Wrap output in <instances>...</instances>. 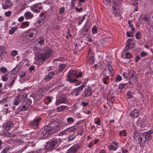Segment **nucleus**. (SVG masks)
I'll return each mask as SVG.
<instances>
[{
    "label": "nucleus",
    "mask_w": 153,
    "mask_h": 153,
    "mask_svg": "<svg viewBox=\"0 0 153 153\" xmlns=\"http://www.w3.org/2000/svg\"><path fill=\"white\" fill-rule=\"evenodd\" d=\"M63 122L54 121L50 122L38 134L39 136L42 139H44L49 136L51 134L59 131L62 127Z\"/></svg>",
    "instance_id": "1"
},
{
    "label": "nucleus",
    "mask_w": 153,
    "mask_h": 153,
    "mask_svg": "<svg viewBox=\"0 0 153 153\" xmlns=\"http://www.w3.org/2000/svg\"><path fill=\"white\" fill-rule=\"evenodd\" d=\"M52 54L53 51L51 49L46 48L43 51L42 53H38L36 56V59L38 62L41 63L50 57Z\"/></svg>",
    "instance_id": "2"
},
{
    "label": "nucleus",
    "mask_w": 153,
    "mask_h": 153,
    "mask_svg": "<svg viewBox=\"0 0 153 153\" xmlns=\"http://www.w3.org/2000/svg\"><path fill=\"white\" fill-rule=\"evenodd\" d=\"M61 142V140L60 139H52L47 143L46 147L49 150H52L58 146Z\"/></svg>",
    "instance_id": "3"
},
{
    "label": "nucleus",
    "mask_w": 153,
    "mask_h": 153,
    "mask_svg": "<svg viewBox=\"0 0 153 153\" xmlns=\"http://www.w3.org/2000/svg\"><path fill=\"white\" fill-rule=\"evenodd\" d=\"M123 0H113L114 5L112 7L113 12L115 15L119 16L121 15L118 9V6L123 2Z\"/></svg>",
    "instance_id": "4"
},
{
    "label": "nucleus",
    "mask_w": 153,
    "mask_h": 153,
    "mask_svg": "<svg viewBox=\"0 0 153 153\" xmlns=\"http://www.w3.org/2000/svg\"><path fill=\"white\" fill-rule=\"evenodd\" d=\"M76 72L75 71H69L67 76V80L70 83H76L77 82L74 78L76 77Z\"/></svg>",
    "instance_id": "5"
},
{
    "label": "nucleus",
    "mask_w": 153,
    "mask_h": 153,
    "mask_svg": "<svg viewBox=\"0 0 153 153\" xmlns=\"http://www.w3.org/2000/svg\"><path fill=\"white\" fill-rule=\"evenodd\" d=\"M68 97L66 94H62L56 100V104L57 106L61 103L67 104L68 103Z\"/></svg>",
    "instance_id": "6"
},
{
    "label": "nucleus",
    "mask_w": 153,
    "mask_h": 153,
    "mask_svg": "<svg viewBox=\"0 0 153 153\" xmlns=\"http://www.w3.org/2000/svg\"><path fill=\"white\" fill-rule=\"evenodd\" d=\"M31 102L28 101L26 102L25 104L20 105L17 109V111L15 113L18 114L20 111H26L28 110L30 107Z\"/></svg>",
    "instance_id": "7"
},
{
    "label": "nucleus",
    "mask_w": 153,
    "mask_h": 153,
    "mask_svg": "<svg viewBox=\"0 0 153 153\" xmlns=\"http://www.w3.org/2000/svg\"><path fill=\"white\" fill-rule=\"evenodd\" d=\"M42 120L40 117H37L35 118L33 120L30 121L28 125L33 128H38L40 121Z\"/></svg>",
    "instance_id": "8"
},
{
    "label": "nucleus",
    "mask_w": 153,
    "mask_h": 153,
    "mask_svg": "<svg viewBox=\"0 0 153 153\" xmlns=\"http://www.w3.org/2000/svg\"><path fill=\"white\" fill-rule=\"evenodd\" d=\"M86 85V83L85 82H84L82 83V85L79 87L74 89V93L75 94V95L76 96H77L80 94L82 89L85 87Z\"/></svg>",
    "instance_id": "9"
},
{
    "label": "nucleus",
    "mask_w": 153,
    "mask_h": 153,
    "mask_svg": "<svg viewBox=\"0 0 153 153\" xmlns=\"http://www.w3.org/2000/svg\"><path fill=\"white\" fill-rule=\"evenodd\" d=\"M138 140L140 146L141 147H144L146 143V140L145 137H144L143 134L140 133Z\"/></svg>",
    "instance_id": "10"
},
{
    "label": "nucleus",
    "mask_w": 153,
    "mask_h": 153,
    "mask_svg": "<svg viewBox=\"0 0 153 153\" xmlns=\"http://www.w3.org/2000/svg\"><path fill=\"white\" fill-rule=\"evenodd\" d=\"M80 146L78 144H76L71 147L66 153H76L79 149Z\"/></svg>",
    "instance_id": "11"
},
{
    "label": "nucleus",
    "mask_w": 153,
    "mask_h": 153,
    "mask_svg": "<svg viewBox=\"0 0 153 153\" xmlns=\"http://www.w3.org/2000/svg\"><path fill=\"white\" fill-rule=\"evenodd\" d=\"M37 33V31L34 29L30 30L26 33V35L30 37H35Z\"/></svg>",
    "instance_id": "12"
},
{
    "label": "nucleus",
    "mask_w": 153,
    "mask_h": 153,
    "mask_svg": "<svg viewBox=\"0 0 153 153\" xmlns=\"http://www.w3.org/2000/svg\"><path fill=\"white\" fill-rule=\"evenodd\" d=\"M92 90L91 88L88 87L85 89L82 94L83 97H88L91 96L92 94Z\"/></svg>",
    "instance_id": "13"
},
{
    "label": "nucleus",
    "mask_w": 153,
    "mask_h": 153,
    "mask_svg": "<svg viewBox=\"0 0 153 153\" xmlns=\"http://www.w3.org/2000/svg\"><path fill=\"white\" fill-rule=\"evenodd\" d=\"M90 28V26L89 24L87 22L85 24V26L83 28L82 31V34L83 35L85 36L89 33V29Z\"/></svg>",
    "instance_id": "14"
},
{
    "label": "nucleus",
    "mask_w": 153,
    "mask_h": 153,
    "mask_svg": "<svg viewBox=\"0 0 153 153\" xmlns=\"http://www.w3.org/2000/svg\"><path fill=\"white\" fill-rule=\"evenodd\" d=\"M140 111L137 109H134L132 111L130 114V116L133 118L137 117L139 115Z\"/></svg>",
    "instance_id": "15"
},
{
    "label": "nucleus",
    "mask_w": 153,
    "mask_h": 153,
    "mask_svg": "<svg viewBox=\"0 0 153 153\" xmlns=\"http://www.w3.org/2000/svg\"><path fill=\"white\" fill-rule=\"evenodd\" d=\"M54 72L53 71L51 72L47 75L44 78L45 81H48L51 79L54 76Z\"/></svg>",
    "instance_id": "16"
},
{
    "label": "nucleus",
    "mask_w": 153,
    "mask_h": 153,
    "mask_svg": "<svg viewBox=\"0 0 153 153\" xmlns=\"http://www.w3.org/2000/svg\"><path fill=\"white\" fill-rule=\"evenodd\" d=\"M129 74H130L131 75L129 78V80L132 82L134 79H135L137 76L136 73L134 71H129Z\"/></svg>",
    "instance_id": "17"
},
{
    "label": "nucleus",
    "mask_w": 153,
    "mask_h": 153,
    "mask_svg": "<svg viewBox=\"0 0 153 153\" xmlns=\"http://www.w3.org/2000/svg\"><path fill=\"white\" fill-rule=\"evenodd\" d=\"M12 126V123L11 121H7L5 123L3 126L4 128L7 131H8L10 129V128Z\"/></svg>",
    "instance_id": "18"
},
{
    "label": "nucleus",
    "mask_w": 153,
    "mask_h": 153,
    "mask_svg": "<svg viewBox=\"0 0 153 153\" xmlns=\"http://www.w3.org/2000/svg\"><path fill=\"white\" fill-rule=\"evenodd\" d=\"M88 56L89 57L88 59H90V60H91L93 62L94 60L95 57L94 55L93 52L89 49L88 50Z\"/></svg>",
    "instance_id": "19"
},
{
    "label": "nucleus",
    "mask_w": 153,
    "mask_h": 153,
    "mask_svg": "<svg viewBox=\"0 0 153 153\" xmlns=\"http://www.w3.org/2000/svg\"><path fill=\"white\" fill-rule=\"evenodd\" d=\"M152 132L151 131H149L148 132H146L143 134H144V137H145L147 140H149L152 138L151 134Z\"/></svg>",
    "instance_id": "20"
},
{
    "label": "nucleus",
    "mask_w": 153,
    "mask_h": 153,
    "mask_svg": "<svg viewBox=\"0 0 153 153\" xmlns=\"http://www.w3.org/2000/svg\"><path fill=\"white\" fill-rule=\"evenodd\" d=\"M11 6L12 4L11 1L10 0H7L5 4L3 5L2 7L3 9H6L10 7Z\"/></svg>",
    "instance_id": "21"
},
{
    "label": "nucleus",
    "mask_w": 153,
    "mask_h": 153,
    "mask_svg": "<svg viewBox=\"0 0 153 153\" xmlns=\"http://www.w3.org/2000/svg\"><path fill=\"white\" fill-rule=\"evenodd\" d=\"M25 16L26 19H30L33 17V15L30 12H27L25 13Z\"/></svg>",
    "instance_id": "22"
},
{
    "label": "nucleus",
    "mask_w": 153,
    "mask_h": 153,
    "mask_svg": "<svg viewBox=\"0 0 153 153\" xmlns=\"http://www.w3.org/2000/svg\"><path fill=\"white\" fill-rule=\"evenodd\" d=\"M20 101L19 96H16L14 99L13 104L16 105H18L19 104Z\"/></svg>",
    "instance_id": "23"
},
{
    "label": "nucleus",
    "mask_w": 153,
    "mask_h": 153,
    "mask_svg": "<svg viewBox=\"0 0 153 153\" xmlns=\"http://www.w3.org/2000/svg\"><path fill=\"white\" fill-rule=\"evenodd\" d=\"M150 17L147 15H145L143 16V21H146L148 24L149 25L150 24Z\"/></svg>",
    "instance_id": "24"
},
{
    "label": "nucleus",
    "mask_w": 153,
    "mask_h": 153,
    "mask_svg": "<svg viewBox=\"0 0 153 153\" xmlns=\"http://www.w3.org/2000/svg\"><path fill=\"white\" fill-rule=\"evenodd\" d=\"M67 106L65 105H61L57 108V110L58 111L60 112L65 109Z\"/></svg>",
    "instance_id": "25"
},
{
    "label": "nucleus",
    "mask_w": 153,
    "mask_h": 153,
    "mask_svg": "<svg viewBox=\"0 0 153 153\" xmlns=\"http://www.w3.org/2000/svg\"><path fill=\"white\" fill-rule=\"evenodd\" d=\"M67 123L68 124H72L74 121V119L72 117H68L66 119Z\"/></svg>",
    "instance_id": "26"
},
{
    "label": "nucleus",
    "mask_w": 153,
    "mask_h": 153,
    "mask_svg": "<svg viewBox=\"0 0 153 153\" xmlns=\"http://www.w3.org/2000/svg\"><path fill=\"white\" fill-rule=\"evenodd\" d=\"M140 134H139L138 131H136L134 132L133 133V137L134 139L135 140L137 138H138L139 139Z\"/></svg>",
    "instance_id": "27"
},
{
    "label": "nucleus",
    "mask_w": 153,
    "mask_h": 153,
    "mask_svg": "<svg viewBox=\"0 0 153 153\" xmlns=\"http://www.w3.org/2000/svg\"><path fill=\"white\" fill-rule=\"evenodd\" d=\"M18 28L16 27H12L10 30H9V33L10 34L12 35L13 34L15 31Z\"/></svg>",
    "instance_id": "28"
},
{
    "label": "nucleus",
    "mask_w": 153,
    "mask_h": 153,
    "mask_svg": "<svg viewBox=\"0 0 153 153\" xmlns=\"http://www.w3.org/2000/svg\"><path fill=\"white\" fill-rule=\"evenodd\" d=\"M107 67L108 71H109L110 74L112 75L114 74V71L111 66L109 64L107 65Z\"/></svg>",
    "instance_id": "29"
},
{
    "label": "nucleus",
    "mask_w": 153,
    "mask_h": 153,
    "mask_svg": "<svg viewBox=\"0 0 153 153\" xmlns=\"http://www.w3.org/2000/svg\"><path fill=\"white\" fill-rule=\"evenodd\" d=\"M5 53V51L4 49L1 47H0V57L3 56L4 53Z\"/></svg>",
    "instance_id": "30"
},
{
    "label": "nucleus",
    "mask_w": 153,
    "mask_h": 153,
    "mask_svg": "<svg viewBox=\"0 0 153 153\" xmlns=\"http://www.w3.org/2000/svg\"><path fill=\"white\" fill-rule=\"evenodd\" d=\"M65 66L66 65L65 64H62L60 65L59 68V72L62 71L64 70Z\"/></svg>",
    "instance_id": "31"
},
{
    "label": "nucleus",
    "mask_w": 153,
    "mask_h": 153,
    "mask_svg": "<svg viewBox=\"0 0 153 153\" xmlns=\"http://www.w3.org/2000/svg\"><path fill=\"white\" fill-rule=\"evenodd\" d=\"M108 149L111 150H112L113 151H115L117 150V148L114 146V145H109L108 146Z\"/></svg>",
    "instance_id": "32"
},
{
    "label": "nucleus",
    "mask_w": 153,
    "mask_h": 153,
    "mask_svg": "<svg viewBox=\"0 0 153 153\" xmlns=\"http://www.w3.org/2000/svg\"><path fill=\"white\" fill-rule=\"evenodd\" d=\"M135 37L137 39H140L141 37V34L140 32L137 33L135 35Z\"/></svg>",
    "instance_id": "33"
},
{
    "label": "nucleus",
    "mask_w": 153,
    "mask_h": 153,
    "mask_svg": "<svg viewBox=\"0 0 153 153\" xmlns=\"http://www.w3.org/2000/svg\"><path fill=\"white\" fill-rule=\"evenodd\" d=\"M134 32H131V31L127 32L126 33V35L128 37H132L134 36Z\"/></svg>",
    "instance_id": "34"
},
{
    "label": "nucleus",
    "mask_w": 153,
    "mask_h": 153,
    "mask_svg": "<svg viewBox=\"0 0 153 153\" xmlns=\"http://www.w3.org/2000/svg\"><path fill=\"white\" fill-rule=\"evenodd\" d=\"M9 151L10 148L8 147H6L1 152V153H7Z\"/></svg>",
    "instance_id": "35"
},
{
    "label": "nucleus",
    "mask_w": 153,
    "mask_h": 153,
    "mask_svg": "<svg viewBox=\"0 0 153 153\" xmlns=\"http://www.w3.org/2000/svg\"><path fill=\"white\" fill-rule=\"evenodd\" d=\"M27 97V95L26 94H24L21 97V101L23 102Z\"/></svg>",
    "instance_id": "36"
},
{
    "label": "nucleus",
    "mask_w": 153,
    "mask_h": 153,
    "mask_svg": "<svg viewBox=\"0 0 153 153\" xmlns=\"http://www.w3.org/2000/svg\"><path fill=\"white\" fill-rule=\"evenodd\" d=\"M0 71L4 73H5L7 71V70L5 68L2 67L0 68Z\"/></svg>",
    "instance_id": "37"
},
{
    "label": "nucleus",
    "mask_w": 153,
    "mask_h": 153,
    "mask_svg": "<svg viewBox=\"0 0 153 153\" xmlns=\"http://www.w3.org/2000/svg\"><path fill=\"white\" fill-rule=\"evenodd\" d=\"M123 134V136L125 137L126 136V132L125 131H120L119 133V134L120 136H121Z\"/></svg>",
    "instance_id": "38"
},
{
    "label": "nucleus",
    "mask_w": 153,
    "mask_h": 153,
    "mask_svg": "<svg viewBox=\"0 0 153 153\" xmlns=\"http://www.w3.org/2000/svg\"><path fill=\"white\" fill-rule=\"evenodd\" d=\"M126 84H126L121 83V84H120L119 85V87H118L120 89H123V88H124Z\"/></svg>",
    "instance_id": "39"
},
{
    "label": "nucleus",
    "mask_w": 153,
    "mask_h": 153,
    "mask_svg": "<svg viewBox=\"0 0 153 153\" xmlns=\"http://www.w3.org/2000/svg\"><path fill=\"white\" fill-rule=\"evenodd\" d=\"M65 9L64 7L60 8L59 11V14H62L65 11Z\"/></svg>",
    "instance_id": "40"
},
{
    "label": "nucleus",
    "mask_w": 153,
    "mask_h": 153,
    "mask_svg": "<svg viewBox=\"0 0 153 153\" xmlns=\"http://www.w3.org/2000/svg\"><path fill=\"white\" fill-rule=\"evenodd\" d=\"M29 22H22V25L24 27H28L29 25Z\"/></svg>",
    "instance_id": "41"
},
{
    "label": "nucleus",
    "mask_w": 153,
    "mask_h": 153,
    "mask_svg": "<svg viewBox=\"0 0 153 153\" xmlns=\"http://www.w3.org/2000/svg\"><path fill=\"white\" fill-rule=\"evenodd\" d=\"M121 76L119 75H118L116 76L115 80L116 81L119 82L121 80Z\"/></svg>",
    "instance_id": "42"
},
{
    "label": "nucleus",
    "mask_w": 153,
    "mask_h": 153,
    "mask_svg": "<svg viewBox=\"0 0 153 153\" xmlns=\"http://www.w3.org/2000/svg\"><path fill=\"white\" fill-rule=\"evenodd\" d=\"M138 0H131L132 4L133 5L137 4L138 3Z\"/></svg>",
    "instance_id": "43"
},
{
    "label": "nucleus",
    "mask_w": 153,
    "mask_h": 153,
    "mask_svg": "<svg viewBox=\"0 0 153 153\" xmlns=\"http://www.w3.org/2000/svg\"><path fill=\"white\" fill-rule=\"evenodd\" d=\"M38 43L40 44L41 45H43L44 43V41L42 37H41L40 38V40L38 41Z\"/></svg>",
    "instance_id": "44"
},
{
    "label": "nucleus",
    "mask_w": 153,
    "mask_h": 153,
    "mask_svg": "<svg viewBox=\"0 0 153 153\" xmlns=\"http://www.w3.org/2000/svg\"><path fill=\"white\" fill-rule=\"evenodd\" d=\"M126 56L127 59H129L131 58V56L129 52H127L126 54Z\"/></svg>",
    "instance_id": "45"
},
{
    "label": "nucleus",
    "mask_w": 153,
    "mask_h": 153,
    "mask_svg": "<svg viewBox=\"0 0 153 153\" xmlns=\"http://www.w3.org/2000/svg\"><path fill=\"white\" fill-rule=\"evenodd\" d=\"M66 130L67 129H65L64 130L60 132V133L59 134V136H62L65 134L66 131Z\"/></svg>",
    "instance_id": "46"
},
{
    "label": "nucleus",
    "mask_w": 153,
    "mask_h": 153,
    "mask_svg": "<svg viewBox=\"0 0 153 153\" xmlns=\"http://www.w3.org/2000/svg\"><path fill=\"white\" fill-rule=\"evenodd\" d=\"M19 75L21 77H23L25 75V73L24 72L21 71L19 74Z\"/></svg>",
    "instance_id": "47"
},
{
    "label": "nucleus",
    "mask_w": 153,
    "mask_h": 153,
    "mask_svg": "<svg viewBox=\"0 0 153 153\" xmlns=\"http://www.w3.org/2000/svg\"><path fill=\"white\" fill-rule=\"evenodd\" d=\"M75 137V136L74 134L70 135L68 137L69 139L70 140H73Z\"/></svg>",
    "instance_id": "48"
},
{
    "label": "nucleus",
    "mask_w": 153,
    "mask_h": 153,
    "mask_svg": "<svg viewBox=\"0 0 153 153\" xmlns=\"http://www.w3.org/2000/svg\"><path fill=\"white\" fill-rule=\"evenodd\" d=\"M130 45H129V44H127L125 48L123 50V51L125 52H126V51H128V49L129 48Z\"/></svg>",
    "instance_id": "49"
},
{
    "label": "nucleus",
    "mask_w": 153,
    "mask_h": 153,
    "mask_svg": "<svg viewBox=\"0 0 153 153\" xmlns=\"http://www.w3.org/2000/svg\"><path fill=\"white\" fill-rule=\"evenodd\" d=\"M11 13V12L10 11H8L5 12V15L6 16L9 17L10 16Z\"/></svg>",
    "instance_id": "50"
},
{
    "label": "nucleus",
    "mask_w": 153,
    "mask_h": 153,
    "mask_svg": "<svg viewBox=\"0 0 153 153\" xmlns=\"http://www.w3.org/2000/svg\"><path fill=\"white\" fill-rule=\"evenodd\" d=\"M127 96L128 99H131L132 97V93L130 91H128V92L127 94Z\"/></svg>",
    "instance_id": "51"
},
{
    "label": "nucleus",
    "mask_w": 153,
    "mask_h": 153,
    "mask_svg": "<svg viewBox=\"0 0 153 153\" xmlns=\"http://www.w3.org/2000/svg\"><path fill=\"white\" fill-rule=\"evenodd\" d=\"M15 78L12 80L11 82L9 85V87L11 88L12 87L13 85L14 84L15 82Z\"/></svg>",
    "instance_id": "52"
},
{
    "label": "nucleus",
    "mask_w": 153,
    "mask_h": 153,
    "mask_svg": "<svg viewBox=\"0 0 153 153\" xmlns=\"http://www.w3.org/2000/svg\"><path fill=\"white\" fill-rule=\"evenodd\" d=\"M133 41V39H129L127 41V44H129V45L131 44V42Z\"/></svg>",
    "instance_id": "53"
},
{
    "label": "nucleus",
    "mask_w": 153,
    "mask_h": 153,
    "mask_svg": "<svg viewBox=\"0 0 153 153\" xmlns=\"http://www.w3.org/2000/svg\"><path fill=\"white\" fill-rule=\"evenodd\" d=\"M17 54V51L14 50L11 53V55L13 56H15Z\"/></svg>",
    "instance_id": "54"
},
{
    "label": "nucleus",
    "mask_w": 153,
    "mask_h": 153,
    "mask_svg": "<svg viewBox=\"0 0 153 153\" xmlns=\"http://www.w3.org/2000/svg\"><path fill=\"white\" fill-rule=\"evenodd\" d=\"M2 79L4 81H6L7 80L8 78L6 75L2 76Z\"/></svg>",
    "instance_id": "55"
},
{
    "label": "nucleus",
    "mask_w": 153,
    "mask_h": 153,
    "mask_svg": "<svg viewBox=\"0 0 153 153\" xmlns=\"http://www.w3.org/2000/svg\"><path fill=\"white\" fill-rule=\"evenodd\" d=\"M147 54V53H146V52H143V51H142L140 55L142 57H143V56H146Z\"/></svg>",
    "instance_id": "56"
},
{
    "label": "nucleus",
    "mask_w": 153,
    "mask_h": 153,
    "mask_svg": "<svg viewBox=\"0 0 153 153\" xmlns=\"http://www.w3.org/2000/svg\"><path fill=\"white\" fill-rule=\"evenodd\" d=\"M11 136V134L8 132H5L4 136L5 137H10Z\"/></svg>",
    "instance_id": "57"
},
{
    "label": "nucleus",
    "mask_w": 153,
    "mask_h": 153,
    "mask_svg": "<svg viewBox=\"0 0 153 153\" xmlns=\"http://www.w3.org/2000/svg\"><path fill=\"white\" fill-rule=\"evenodd\" d=\"M129 73L128 74L126 72H124L123 74V76L125 78H127L128 77V75Z\"/></svg>",
    "instance_id": "58"
},
{
    "label": "nucleus",
    "mask_w": 153,
    "mask_h": 153,
    "mask_svg": "<svg viewBox=\"0 0 153 153\" xmlns=\"http://www.w3.org/2000/svg\"><path fill=\"white\" fill-rule=\"evenodd\" d=\"M44 92H45V90H44V88H40L39 89V91L38 92V94L39 93V92L43 93Z\"/></svg>",
    "instance_id": "59"
},
{
    "label": "nucleus",
    "mask_w": 153,
    "mask_h": 153,
    "mask_svg": "<svg viewBox=\"0 0 153 153\" xmlns=\"http://www.w3.org/2000/svg\"><path fill=\"white\" fill-rule=\"evenodd\" d=\"M81 104L83 106L85 107L88 105V102H82L81 103Z\"/></svg>",
    "instance_id": "60"
},
{
    "label": "nucleus",
    "mask_w": 153,
    "mask_h": 153,
    "mask_svg": "<svg viewBox=\"0 0 153 153\" xmlns=\"http://www.w3.org/2000/svg\"><path fill=\"white\" fill-rule=\"evenodd\" d=\"M100 122H101V120H100V119L99 118H98V119L97 121L95 122V123L96 124H97L98 125H100L101 124V123H100Z\"/></svg>",
    "instance_id": "61"
},
{
    "label": "nucleus",
    "mask_w": 153,
    "mask_h": 153,
    "mask_svg": "<svg viewBox=\"0 0 153 153\" xmlns=\"http://www.w3.org/2000/svg\"><path fill=\"white\" fill-rule=\"evenodd\" d=\"M82 72H79L78 74H76V78H79V77H80L82 76Z\"/></svg>",
    "instance_id": "62"
},
{
    "label": "nucleus",
    "mask_w": 153,
    "mask_h": 153,
    "mask_svg": "<svg viewBox=\"0 0 153 153\" xmlns=\"http://www.w3.org/2000/svg\"><path fill=\"white\" fill-rule=\"evenodd\" d=\"M31 9L33 10V12H35L37 13H39L40 12L39 10L37 9H35V8H31Z\"/></svg>",
    "instance_id": "63"
},
{
    "label": "nucleus",
    "mask_w": 153,
    "mask_h": 153,
    "mask_svg": "<svg viewBox=\"0 0 153 153\" xmlns=\"http://www.w3.org/2000/svg\"><path fill=\"white\" fill-rule=\"evenodd\" d=\"M92 31L93 33H97V28L96 27H93L92 28Z\"/></svg>",
    "instance_id": "64"
}]
</instances>
